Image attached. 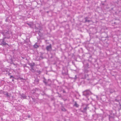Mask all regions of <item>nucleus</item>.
<instances>
[{"instance_id": "nucleus-1", "label": "nucleus", "mask_w": 121, "mask_h": 121, "mask_svg": "<svg viewBox=\"0 0 121 121\" xmlns=\"http://www.w3.org/2000/svg\"><path fill=\"white\" fill-rule=\"evenodd\" d=\"M88 104H82L81 108L79 109V110L83 113H86V111L87 109L89 108Z\"/></svg>"}, {"instance_id": "nucleus-2", "label": "nucleus", "mask_w": 121, "mask_h": 121, "mask_svg": "<svg viewBox=\"0 0 121 121\" xmlns=\"http://www.w3.org/2000/svg\"><path fill=\"white\" fill-rule=\"evenodd\" d=\"M0 33L3 35V38L4 39L7 38L8 39L10 38V36L8 31L5 30L3 32H0Z\"/></svg>"}, {"instance_id": "nucleus-3", "label": "nucleus", "mask_w": 121, "mask_h": 121, "mask_svg": "<svg viewBox=\"0 0 121 121\" xmlns=\"http://www.w3.org/2000/svg\"><path fill=\"white\" fill-rule=\"evenodd\" d=\"M114 111L115 112L116 111L114 110L112 111L111 114L109 116V121H112L113 120L114 118V116L116 114V112L114 113H113V112Z\"/></svg>"}, {"instance_id": "nucleus-4", "label": "nucleus", "mask_w": 121, "mask_h": 121, "mask_svg": "<svg viewBox=\"0 0 121 121\" xmlns=\"http://www.w3.org/2000/svg\"><path fill=\"white\" fill-rule=\"evenodd\" d=\"M92 94V93L89 90H86L83 92V95L86 96Z\"/></svg>"}, {"instance_id": "nucleus-5", "label": "nucleus", "mask_w": 121, "mask_h": 121, "mask_svg": "<svg viewBox=\"0 0 121 121\" xmlns=\"http://www.w3.org/2000/svg\"><path fill=\"white\" fill-rule=\"evenodd\" d=\"M62 73V75L63 76L68 75V70L67 68L66 67L63 68Z\"/></svg>"}, {"instance_id": "nucleus-6", "label": "nucleus", "mask_w": 121, "mask_h": 121, "mask_svg": "<svg viewBox=\"0 0 121 121\" xmlns=\"http://www.w3.org/2000/svg\"><path fill=\"white\" fill-rule=\"evenodd\" d=\"M40 76H37L36 77H35V79L34 80V83L36 84L37 85L39 83V78Z\"/></svg>"}, {"instance_id": "nucleus-7", "label": "nucleus", "mask_w": 121, "mask_h": 121, "mask_svg": "<svg viewBox=\"0 0 121 121\" xmlns=\"http://www.w3.org/2000/svg\"><path fill=\"white\" fill-rule=\"evenodd\" d=\"M5 39L3 38L2 40L0 43V45L2 46H4L7 45H8V44L6 43L5 42Z\"/></svg>"}, {"instance_id": "nucleus-8", "label": "nucleus", "mask_w": 121, "mask_h": 121, "mask_svg": "<svg viewBox=\"0 0 121 121\" xmlns=\"http://www.w3.org/2000/svg\"><path fill=\"white\" fill-rule=\"evenodd\" d=\"M46 48L48 51H51L52 49L51 45L50 44L49 46H47Z\"/></svg>"}, {"instance_id": "nucleus-9", "label": "nucleus", "mask_w": 121, "mask_h": 121, "mask_svg": "<svg viewBox=\"0 0 121 121\" xmlns=\"http://www.w3.org/2000/svg\"><path fill=\"white\" fill-rule=\"evenodd\" d=\"M43 82L44 83L45 85L46 86H47L48 84V81L44 77H43Z\"/></svg>"}, {"instance_id": "nucleus-10", "label": "nucleus", "mask_w": 121, "mask_h": 121, "mask_svg": "<svg viewBox=\"0 0 121 121\" xmlns=\"http://www.w3.org/2000/svg\"><path fill=\"white\" fill-rule=\"evenodd\" d=\"M82 78L83 79H87V80H89L90 79L89 78V75L88 74H85L84 75V77H82Z\"/></svg>"}, {"instance_id": "nucleus-11", "label": "nucleus", "mask_w": 121, "mask_h": 121, "mask_svg": "<svg viewBox=\"0 0 121 121\" xmlns=\"http://www.w3.org/2000/svg\"><path fill=\"white\" fill-rule=\"evenodd\" d=\"M27 24H28L29 27L30 28H33V23L32 22H30L29 23H27Z\"/></svg>"}, {"instance_id": "nucleus-12", "label": "nucleus", "mask_w": 121, "mask_h": 121, "mask_svg": "<svg viewBox=\"0 0 121 121\" xmlns=\"http://www.w3.org/2000/svg\"><path fill=\"white\" fill-rule=\"evenodd\" d=\"M35 32L38 34L39 36L40 37H42L43 36V34L40 32V30L35 31Z\"/></svg>"}, {"instance_id": "nucleus-13", "label": "nucleus", "mask_w": 121, "mask_h": 121, "mask_svg": "<svg viewBox=\"0 0 121 121\" xmlns=\"http://www.w3.org/2000/svg\"><path fill=\"white\" fill-rule=\"evenodd\" d=\"M38 94L37 93H36L34 94V95H33V97H34L36 99H38Z\"/></svg>"}, {"instance_id": "nucleus-14", "label": "nucleus", "mask_w": 121, "mask_h": 121, "mask_svg": "<svg viewBox=\"0 0 121 121\" xmlns=\"http://www.w3.org/2000/svg\"><path fill=\"white\" fill-rule=\"evenodd\" d=\"M109 92L111 93H112L114 92H115V91L113 89L110 88Z\"/></svg>"}, {"instance_id": "nucleus-15", "label": "nucleus", "mask_w": 121, "mask_h": 121, "mask_svg": "<svg viewBox=\"0 0 121 121\" xmlns=\"http://www.w3.org/2000/svg\"><path fill=\"white\" fill-rule=\"evenodd\" d=\"M4 95H6L7 97H10L9 95L8 94V93L7 92H4Z\"/></svg>"}, {"instance_id": "nucleus-16", "label": "nucleus", "mask_w": 121, "mask_h": 121, "mask_svg": "<svg viewBox=\"0 0 121 121\" xmlns=\"http://www.w3.org/2000/svg\"><path fill=\"white\" fill-rule=\"evenodd\" d=\"M29 65L31 66V67H33L35 65V63H29Z\"/></svg>"}, {"instance_id": "nucleus-17", "label": "nucleus", "mask_w": 121, "mask_h": 121, "mask_svg": "<svg viewBox=\"0 0 121 121\" xmlns=\"http://www.w3.org/2000/svg\"><path fill=\"white\" fill-rule=\"evenodd\" d=\"M31 97L32 98L34 102H36L37 101V99H36L34 97Z\"/></svg>"}, {"instance_id": "nucleus-18", "label": "nucleus", "mask_w": 121, "mask_h": 121, "mask_svg": "<svg viewBox=\"0 0 121 121\" xmlns=\"http://www.w3.org/2000/svg\"><path fill=\"white\" fill-rule=\"evenodd\" d=\"M88 17H86L84 18V20H85V22H90V21L87 19Z\"/></svg>"}, {"instance_id": "nucleus-19", "label": "nucleus", "mask_w": 121, "mask_h": 121, "mask_svg": "<svg viewBox=\"0 0 121 121\" xmlns=\"http://www.w3.org/2000/svg\"><path fill=\"white\" fill-rule=\"evenodd\" d=\"M79 105H78L77 103L76 102H75V104L73 105V106L76 107H78Z\"/></svg>"}, {"instance_id": "nucleus-20", "label": "nucleus", "mask_w": 121, "mask_h": 121, "mask_svg": "<svg viewBox=\"0 0 121 121\" xmlns=\"http://www.w3.org/2000/svg\"><path fill=\"white\" fill-rule=\"evenodd\" d=\"M88 68H85L84 69V72L85 73H87L88 71L89 70L87 69Z\"/></svg>"}, {"instance_id": "nucleus-21", "label": "nucleus", "mask_w": 121, "mask_h": 121, "mask_svg": "<svg viewBox=\"0 0 121 121\" xmlns=\"http://www.w3.org/2000/svg\"><path fill=\"white\" fill-rule=\"evenodd\" d=\"M89 64L88 63H86V64L85 65V68H89Z\"/></svg>"}, {"instance_id": "nucleus-22", "label": "nucleus", "mask_w": 121, "mask_h": 121, "mask_svg": "<svg viewBox=\"0 0 121 121\" xmlns=\"http://www.w3.org/2000/svg\"><path fill=\"white\" fill-rule=\"evenodd\" d=\"M35 48H38L39 47V46L38 45H37L36 43H35L34 46H33Z\"/></svg>"}, {"instance_id": "nucleus-23", "label": "nucleus", "mask_w": 121, "mask_h": 121, "mask_svg": "<svg viewBox=\"0 0 121 121\" xmlns=\"http://www.w3.org/2000/svg\"><path fill=\"white\" fill-rule=\"evenodd\" d=\"M30 70L33 73H34L35 72V70L33 68V67H31Z\"/></svg>"}, {"instance_id": "nucleus-24", "label": "nucleus", "mask_w": 121, "mask_h": 121, "mask_svg": "<svg viewBox=\"0 0 121 121\" xmlns=\"http://www.w3.org/2000/svg\"><path fill=\"white\" fill-rule=\"evenodd\" d=\"M32 91L33 92L32 93L33 94V95H34V94L36 93H35L36 92V90H35V89L33 90Z\"/></svg>"}, {"instance_id": "nucleus-25", "label": "nucleus", "mask_w": 121, "mask_h": 121, "mask_svg": "<svg viewBox=\"0 0 121 121\" xmlns=\"http://www.w3.org/2000/svg\"><path fill=\"white\" fill-rule=\"evenodd\" d=\"M38 29H39V30H41L42 28V26L40 25H39L38 26Z\"/></svg>"}, {"instance_id": "nucleus-26", "label": "nucleus", "mask_w": 121, "mask_h": 121, "mask_svg": "<svg viewBox=\"0 0 121 121\" xmlns=\"http://www.w3.org/2000/svg\"><path fill=\"white\" fill-rule=\"evenodd\" d=\"M21 96L23 99H25L26 98V96L25 95H22Z\"/></svg>"}, {"instance_id": "nucleus-27", "label": "nucleus", "mask_w": 121, "mask_h": 121, "mask_svg": "<svg viewBox=\"0 0 121 121\" xmlns=\"http://www.w3.org/2000/svg\"><path fill=\"white\" fill-rule=\"evenodd\" d=\"M41 95H46V94L45 93L44 91H43L42 92V93L41 94Z\"/></svg>"}, {"instance_id": "nucleus-28", "label": "nucleus", "mask_w": 121, "mask_h": 121, "mask_svg": "<svg viewBox=\"0 0 121 121\" xmlns=\"http://www.w3.org/2000/svg\"><path fill=\"white\" fill-rule=\"evenodd\" d=\"M9 20L8 19V17H7L6 19L5 20V21L6 22H9Z\"/></svg>"}, {"instance_id": "nucleus-29", "label": "nucleus", "mask_w": 121, "mask_h": 121, "mask_svg": "<svg viewBox=\"0 0 121 121\" xmlns=\"http://www.w3.org/2000/svg\"><path fill=\"white\" fill-rule=\"evenodd\" d=\"M4 91H3L2 90H0V94H2V93L4 94Z\"/></svg>"}, {"instance_id": "nucleus-30", "label": "nucleus", "mask_w": 121, "mask_h": 121, "mask_svg": "<svg viewBox=\"0 0 121 121\" xmlns=\"http://www.w3.org/2000/svg\"><path fill=\"white\" fill-rule=\"evenodd\" d=\"M11 63H12V64H13L14 65H16L14 63H13V62L12 59H11Z\"/></svg>"}, {"instance_id": "nucleus-31", "label": "nucleus", "mask_w": 121, "mask_h": 121, "mask_svg": "<svg viewBox=\"0 0 121 121\" xmlns=\"http://www.w3.org/2000/svg\"><path fill=\"white\" fill-rule=\"evenodd\" d=\"M14 78L13 76L11 75L10 76V78ZM14 79H15V78H14Z\"/></svg>"}, {"instance_id": "nucleus-32", "label": "nucleus", "mask_w": 121, "mask_h": 121, "mask_svg": "<svg viewBox=\"0 0 121 121\" xmlns=\"http://www.w3.org/2000/svg\"><path fill=\"white\" fill-rule=\"evenodd\" d=\"M62 111H66V109L65 108H62L61 109Z\"/></svg>"}, {"instance_id": "nucleus-33", "label": "nucleus", "mask_w": 121, "mask_h": 121, "mask_svg": "<svg viewBox=\"0 0 121 121\" xmlns=\"http://www.w3.org/2000/svg\"><path fill=\"white\" fill-rule=\"evenodd\" d=\"M19 79L20 80H24V79L23 78H19Z\"/></svg>"}, {"instance_id": "nucleus-34", "label": "nucleus", "mask_w": 121, "mask_h": 121, "mask_svg": "<svg viewBox=\"0 0 121 121\" xmlns=\"http://www.w3.org/2000/svg\"><path fill=\"white\" fill-rule=\"evenodd\" d=\"M37 73H39V74H40V73H41V72L40 70H38L37 71Z\"/></svg>"}, {"instance_id": "nucleus-35", "label": "nucleus", "mask_w": 121, "mask_h": 121, "mask_svg": "<svg viewBox=\"0 0 121 121\" xmlns=\"http://www.w3.org/2000/svg\"><path fill=\"white\" fill-rule=\"evenodd\" d=\"M23 66V67H24V68H25V67H27L26 66V64H24Z\"/></svg>"}, {"instance_id": "nucleus-36", "label": "nucleus", "mask_w": 121, "mask_h": 121, "mask_svg": "<svg viewBox=\"0 0 121 121\" xmlns=\"http://www.w3.org/2000/svg\"><path fill=\"white\" fill-rule=\"evenodd\" d=\"M47 81H48V83L49 82H51V80L50 79H48V80H47Z\"/></svg>"}, {"instance_id": "nucleus-37", "label": "nucleus", "mask_w": 121, "mask_h": 121, "mask_svg": "<svg viewBox=\"0 0 121 121\" xmlns=\"http://www.w3.org/2000/svg\"><path fill=\"white\" fill-rule=\"evenodd\" d=\"M119 110L121 109V105L120 104L119 105Z\"/></svg>"}, {"instance_id": "nucleus-38", "label": "nucleus", "mask_w": 121, "mask_h": 121, "mask_svg": "<svg viewBox=\"0 0 121 121\" xmlns=\"http://www.w3.org/2000/svg\"><path fill=\"white\" fill-rule=\"evenodd\" d=\"M35 29H36V30L38 29V27H36V26H35Z\"/></svg>"}, {"instance_id": "nucleus-39", "label": "nucleus", "mask_w": 121, "mask_h": 121, "mask_svg": "<svg viewBox=\"0 0 121 121\" xmlns=\"http://www.w3.org/2000/svg\"><path fill=\"white\" fill-rule=\"evenodd\" d=\"M77 78V75H75V77L74 78V79H76Z\"/></svg>"}, {"instance_id": "nucleus-40", "label": "nucleus", "mask_w": 121, "mask_h": 121, "mask_svg": "<svg viewBox=\"0 0 121 121\" xmlns=\"http://www.w3.org/2000/svg\"><path fill=\"white\" fill-rule=\"evenodd\" d=\"M54 98H52L51 99V101H53V100H54Z\"/></svg>"}, {"instance_id": "nucleus-41", "label": "nucleus", "mask_w": 121, "mask_h": 121, "mask_svg": "<svg viewBox=\"0 0 121 121\" xmlns=\"http://www.w3.org/2000/svg\"><path fill=\"white\" fill-rule=\"evenodd\" d=\"M27 117L28 118H30V115H28L27 116Z\"/></svg>"}, {"instance_id": "nucleus-42", "label": "nucleus", "mask_w": 121, "mask_h": 121, "mask_svg": "<svg viewBox=\"0 0 121 121\" xmlns=\"http://www.w3.org/2000/svg\"><path fill=\"white\" fill-rule=\"evenodd\" d=\"M51 85V84H48H48H47V85L48 86H50Z\"/></svg>"}, {"instance_id": "nucleus-43", "label": "nucleus", "mask_w": 121, "mask_h": 121, "mask_svg": "<svg viewBox=\"0 0 121 121\" xmlns=\"http://www.w3.org/2000/svg\"><path fill=\"white\" fill-rule=\"evenodd\" d=\"M35 89V90H37L38 91V90H39V89L38 88H36Z\"/></svg>"}, {"instance_id": "nucleus-44", "label": "nucleus", "mask_w": 121, "mask_h": 121, "mask_svg": "<svg viewBox=\"0 0 121 121\" xmlns=\"http://www.w3.org/2000/svg\"><path fill=\"white\" fill-rule=\"evenodd\" d=\"M63 93H65V91L64 90H63Z\"/></svg>"}, {"instance_id": "nucleus-45", "label": "nucleus", "mask_w": 121, "mask_h": 121, "mask_svg": "<svg viewBox=\"0 0 121 121\" xmlns=\"http://www.w3.org/2000/svg\"><path fill=\"white\" fill-rule=\"evenodd\" d=\"M11 73H9L8 74V75H10Z\"/></svg>"}, {"instance_id": "nucleus-46", "label": "nucleus", "mask_w": 121, "mask_h": 121, "mask_svg": "<svg viewBox=\"0 0 121 121\" xmlns=\"http://www.w3.org/2000/svg\"><path fill=\"white\" fill-rule=\"evenodd\" d=\"M87 49L88 51L89 50V48H87Z\"/></svg>"}, {"instance_id": "nucleus-47", "label": "nucleus", "mask_w": 121, "mask_h": 121, "mask_svg": "<svg viewBox=\"0 0 121 121\" xmlns=\"http://www.w3.org/2000/svg\"><path fill=\"white\" fill-rule=\"evenodd\" d=\"M72 63H73V64L74 65H75V63L74 62H72Z\"/></svg>"}, {"instance_id": "nucleus-48", "label": "nucleus", "mask_w": 121, "mask_h": 121, "mask_svg": "<svg viewBox=\"0 0 121 121\" xmlns=\"http://www.w3.org/2000/svg\"><path fill=\"white\" fill-rule=\"evenodd\" d=\"M12 81H14V78H13V79H12Z\"/></svg>"}, {"instance_id": "nucleus-49", "label": "nucleus", "mask_w": 121, "mask_h": 121, "mask_svg": "<svg viewBox=\"0 0 121 121\" xmlns=\"http://www.w3.org/2000/svg\"><path fill=\"white\" fill-rule=\"evenodd\" d=\"M115 100H116V101H118V100H117V99H115Z\"/></svg>"}, {"instance_id": "nucleus-50", "label": "nucleus", "mask_w": 121, "mask_h": 121, "mask_svg": "<svg viewBox=\"0 0 121 121\" xmlns=\"http://www.w3.org/2000/svg\"><path fill=\"white\" fill-rule=\"evenodd\" d=\"M52 57H53L52 56H51V57L50 58H52Z\"/></svg>"}, {"instance_id": "nucleus-51", "label": "nucleus", "mask_w": 121, "mask_h": 121, "mask_svg": "<svg viewBox=\"0 0 121 121\" xmlns=\"http://www.w3.org/2000/svg\"><path fill=\"white\" fill-rule=\"evenodd\" d=\"M114 24H116V22H114Z\"/></svg>"}, {"instance_id": "nucleus-52", "label": "nucleus", "mask_w": 121, "mask_h": 121, "mask_svg": "<svg viewBox=\"0 0 121 121\" xmlns=\"http://www.w3.org/2000/svg\"><path fill=\"white\" fill-rule=\"evenodd\" d=\"M24 43H26V41H24Z\"/></svg>"}, {"instance_id": "nucleus-53", "label": "nucleus", "mask_w": 121, "mask_h": 121, "mask_svg": "<svg viewBox=\"0 0 121 121\" xmlns=\"http://www.w3.org/2000/svg\"><path fill=\"white\" fill-rule=\"evenodd\" d=\"M49 12V11H48L47 12V13H48Z\"/></svg>"}, {"instance_id": "nucleus-54", "label": "nucleus", "mask_w": 121, "mask_h": 121, "mask_svg": "<svg viewBox=\"0 0 121 121\" xmlns=\"http://www.w3.org/2000/svg\"><path fill=\"white\" fill-rule=\"evenodd\" d=\"M23 19H24V17H23V18H22Z\"/></svg>"}, {"instance_id": "nucleus-55", "label": "nucleus", "mask_w": 121, "mask_h": 121, "mask_svg": "<svg viewBox=\"0 0 121 121\" xmlns=\"http://www.w3.org/2000/svg\"><path fill=\"white\" fill-rule=\"evenodd\" d=\"M90 57H91V56H90Z\"/></svg>"}]
</instances>
